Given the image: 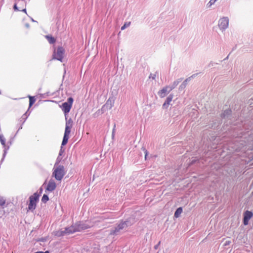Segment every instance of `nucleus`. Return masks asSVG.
<instances>
[{
  "mask_svg": "<svg viewBox=\"0 0 253 253\" xmlns=\"http://www.w3.org/2000/svg\"><path fill=\"white\" fill-rule=\"evenodd\" d=\"M217 0H210L207 4V6L210 7L212 5L215 3Z\"/></svg>",
  "mask_w": 253,
  "mask_h": 253,
  "instance_id": "28",
  "label": "nucleus"
},
{
  "mask_svg": "<svg viewBox=\"0 0 253 253\" xmlns=\"http://www.w3.org/2000/svg\"><path fill=\"white\" fill-rule=\"evenodd\" d=\"M65 50L62 46H59L56 50H54L53 54V58L62 62Z\"/></svg>",
  "mask_w": 253,
  "mask_h": 253,
  "instance_id": "6",
  "label": "nucleus"
},
{
  "mask_svg": "<svg viewBox=\"0 0 253 253\" xmlns=\"http://www.w3.org/2000/svg\"><path fill=\"white\" fill-rule=\"evenodd\" d=\"M90 227V226L86 223L80 222L76 223L74 225L66 227L63 230L58 231L56 235L58 236H62L65 235H70L76 232L81 231L83 230L86 229Z\"/></svg>",
  "mask_w": 253,
  "mask_h": 253,
  "instance_id": "1",
  "label": "nucleus"
},
{
  "mask_svg": "<svg viewBox=\"0 0 253 253\" xmlns=\"http://www.w3.org/2000/svg\"><path fill=\"white\" fill-rule=\"evenodd\" d=\"M22 125H21L20 126L19 128V130L20 129H22Z\"/></svg>",
  "mask_w": 253,
  "mask_h": 253,
  "instance_id": "40",
  "label": "nucleus"
},
{
  "mask_svg": "<svg viewBox=\"0 0 253 253\" xmlns=\"http://www.w3.org/2000/svg\"><path fill=\"white\" fill-rule=\"evenodd\" d=\"M26 7V2L24 0H17L15 3L13 8L15 10L20 11L21 9Z\"/></svg>",
  "mask_w": 253,
  "mask_h": 253,
  "instance_id": "11",
  "label": "nucleus"
},
{
  "mask_svg": "<svg viewBox=\"0 0 253 253\" xmlns=\"http://www.w3.org/2000/svg\"><path fill=\"white\" fill-rule=\"evenodd\" d=\"M49 200V198L47 195L44 194L42 198V201L43 203H46Z\"/></svg>",
  "mask_w": 253,
  "mask_h": 253,
  "instance_id": "25",
  "label": "nucleus"
},
{
  "mask_svg": "<svg viewBox=\"0 0 253 253\" xmlns=\"http://www.w3.org/2000/svg\"><path fill=\"white\" fill-rule=\"evenodd\" d=\"M231 110H226L221 114V117L223 118H228L231 115Z\"/></svg>",
  "mask_w": 253,
  "mask_h": 253,
  "instance_id": "18",
  "label": "nucleus"
},
{
  "mask_svg": "<svg viewBox=\"0 0 253 253\" xmlns=\"http://www.w3.org/2000/svg\"><path fill=\"white\" fill-rule=\"evenodd\" d=\"M229 25V18L227 17L220 18L218 21V26L221 31H225Z\"/></svg>",
  "mask_w": 253,
  "mask_h": 253,
  "instance_id": "7",
  "label": "nucleus"
},
{
  "mask_svg": "<svg viewBox=\"0 0 253 253\" xmlns=\"http://www.w3.org/2000/svg\"><path fill=\"white\" fill-rule=\"evenodd\" d=\"M39 195L37 193L30 197V202L28 205V209L30 211H33L36 209V203L39 201Z\"/></svg>",
  "mask_w": 253,
  "mask_h": 253,
  "instance_id": "4",
  "label": "nucleus"
},
{
  "mask_svg": "<svg viewBox=\"0 0 253 253\" xmlns=\"http://www.w3.org/2000/svg\"><path fill=\"white\" fill-rule=\"evenodd\" d=\"M114 103V100L109 98L107 101L105 105H104L102 108V109L105 110L106 109H110L113 106Z\"/></svg>",
  "mask_w": 253,
  "mask_h": 253,
  "instance_id": "14",
  "label": "nucleus"
},
{
  "mask_svg": "<svg viewBox=\"0 0 253 253\" xmlns=\"http://www.w3.org/2000/svg\"><path fill=\"white\" fill-rule=\"evenodd\" d=\"M68 139H69V136L64 135L61 145L62 146L65 145L68 142Z\"/></svg>",
  "mask_w": 253,
  "mask_h": 253,
  "instance_id": "24",
  "label": "nucleus"
},
{
  "mask_svg": "<svg viewBox=\"0 0 253 253\" xmlns=\"http://www.w3.org/2000/svg\"><path fill=\"white\" fill-rule=\"evenodd\" d=\"M73 98L71 97H70L68 98L67 102H65L62 104L61 108L62 111L65 114V116L70 112L73 103Z\"/></svg>",
  "mask_w": 253,
  "mask_h": 253,
  "instance_id": "5",
  "label": "nucleus"
},
{
  "mask_svg": "<svg viewBox=\"0 0 253 253\" xmlns=\"http://www.w3.org/2000/svg\"><path fill=\"white\" fill-rule=\"evenodd\" d=\"M115 125L114 126V128L113 129L112 134V137H114V134H115Z\"/></svg>",
  "mask_w": 253,
  "mask_h": 253,
  "instance_id": "36",
  "label": "nucleus"
},
{
  "mask_svg": "<svg viewBox=\"0 0 253 253\" xmlns=\"http://www.w3.org/2000/svg\"><path fill=\"white\" fill-rule=\"evenodd\" d=\"M21 11H23V12H24L25 13H27L26 12V8L25 7L22 8V9H21Z\"/></svg>",
  "mask_w": 253,
  "mask_h": 253,
  "instance_id": "34",
  "label": "nucleus"
},
{
  "mask_svg": "<svg viewBox=\"0 0 253 253\" xmlns=\"http://www.w3.org/2000/svg\"><path fill=\"white\" fill-rule=\"evenodd\" d=\"M171 90L169 89V86H166L158 92V95L161 98L165 97Z\"/></svg>",
  "mask_w": 253,
  "mask_h": 253,
  "instance_id": "10",
  "label": "nucleus"
},
{
  "mask_svg": "<svg viewBox=\"0 0 253 253\" xmlns=\"http://www.w3.org/2000/svg\"><path fill=\"white\" fill-rule=\"evenodd\" d=\"M142 149L143 150V151L144 152V153H145V159H146V158H147V155H148V152H147V151L146 150V149H145V148H144V147H143V148H142Z\"/></svg>",
  "mask_w": 253,
  "mask_h": 253,
  "instance_id": "31",
  "label": "nucleus"
},
{
  "mask_svg": "<svg viewBox=\"0 0 253 253\" xmlns=\"http://www.w3.org/2000/svg\"><path fill=\"white\" fill-rule=\"evenodd\" d=\"M253 216V213L251 211H246L244 213L243 223L245 225L249 224V220Z\"/></svg>",
  "mask_w": 253,
  "mask_h": 253,
  "instance_id": "9",
  "label": "nucleus"
},
{
  "mask_svg": "<svg viewBox=\"0 0 253 253\" xmlns=\"http://www.w3.org/2000/svg\"><path fill=\"white\" fill-rule=\"evenodd\" d=\"M173 98V94H170L167 98L165 102L163 105V108L164 109H167L168 108L169 105L170 104V102L172 101Z\"/></svg>",
  "mask_w": 253,
  "mask_h": 253,
  "instance_id": "15",
  "label": "nucleus"
},
{
  "mask_svg": "<svg viewBox=\"0 0 253 253\" xmlns=\"http://www.w3.org/2000/svg\"><path fill=\"white\" fill-rule=\"evenodd\" d=\"M218 126V125H215L214 126H212V127H216V126Z\"/></svg>",
  "mask_w": 253,
  "mask_h": 253,
  "instance_id": "39",
  "label": "nucleus"
},
{
  "mask_svg": "<svg viewBox=\"0 0 253 253\" xmlns=\"http://www.w3.org/2000/svg\"><path fill=\"white\" fill-rule=\"evenodd\" d=\"M66 119V126L72 127L73 126V121L71 118H69V119L65 116Z\"/></svg>",
  "mask_w": 253,
  "mask_h": 253,
  "instance_id": "20",
  "label": "nucleus"
},
{
  "mask_svg": "<svg viewBox=\"0 0 253 253\" xmlns=\"http://www.w3.org/2000/svg\"><path fill=\"white\" fill-rule=\"evenodd\" d=\"M29 108H30L35 103L36 99L34 96H29Z\"/></svg>",
  "mask_w": 253,
  "mask_h": 253,
  "instance_id": "23",
  "label": "nucleus"
},
{
  "mask_svg": "<svg viewBox=\"0 0 253 253\" xmlns=\"http://www.w3.org/2000/svg\"><path fill=\"white\" fill-rule=\"evenodd\" d=\"M56 187V184L54 180L50 179L46 188V190L52 192Z\"/></svg>",
  "mask_w": 253,
  "mask_h": 253,
  "instance_id": "12",
  "label": "nucleus"
},
{
  "mask_svg": "<svg viewBox=\"0 0 253 253\" xmlns=\"http://www.w3.org/2000/svg\"><path fill=\"white\" fill-rule=\"evenodd\" d=\"M71 128H72V127L65 126V130L64 135L69 136V134L71 132Z\"/></svg>",
  "mask_w": 253,
  "mask_h": 253,
  "instance_id": "21",
  "label": "nucleus"
},
{
  "mask_svg": "<svg viewBox=\"0 0 253 253\" xmlns=\"http://www.w3.org/2000/svg\"><path fill=\"white\" fill-rule=\"evenodd\" d=\"M61 158H60V156H58L57 159H56V162H55V164L54 165V167H57V166H58V164L59 163V162H60L61 161Z\"/></svg>",
  "mask_w": 253,
  "mask_h": 253,
  "instance_id": "29",
  "label": "nucleus"
},
{
  "mask_svg": "<svg viewBox=\"0 0 253 253\" xmlns=\"http://www.w3.org/2000/svg\"><path fill=\"white\" fill-rule=\"evenodd\" d=\"M0 141L1 144L3 145L4 148V149L3 150V154L2 158L0 161V164H1L2 163V162L3 161L4 158L7 154V151L9 149V146H7L6 147V145H5V139L3 135L0 133Z\"/></svg>",
  "mask_w": 253,
  "mask_h": 253,
  "instance_id": "8",
  "label": "nucleus"
},
{
  "mask_svg": "<svg viewBox=\"0 0 253 253\" xmlns=\"http://www.w3.org/2000/svg\"><path fill=\"white\" fill-rule=\"evenodd\" d=\"M130 25V22H126L124 24V25L121 27V30H125L126 28L128 27Z\"/></svg>",
  "mask_w": 253,
  "mask_h": 253,
  "instance_id": "27",
  "label": "nucleus"
},
{
  "mask_svg": "<svg viewBox=\"0 0 253 253\" xmlns=\"http://www.w3.org/2000/svg\"><path fill=\"white\" fill-rule=\"evenodd\" d=\"M31 19L33 22H35V21L33 18H31Z\"/></svg>",
  "mask_w": 253,
  "mask_h": 253,
  "instance_id": "41",
  "label": "nucleus"
},
{
  "mask_svg": "<svg viewBox=\"0 0 253 253\" xmlns=\"http://www.w3.org/2000/svg\"><path fill=\"white\" fill-rule=\"evenodd\" d=\"M46 38L48 40V42H49V43L50 44H53L55 42V39L51 36H46Z\"/></svg>",
  "mask_w": 253,
  "mask_h": 253,
  "instance_id": "22",
  "label": "nucleus"
},
{
  "mask_svg": "<svg viewBox=\"0 0 253 253\" xmlns=\"http://www.w3.org/2000/svg\"><path fill=\"white\" fill-rule=\"evenodd\" d=\"M160 244V242H159L157 245L155 246V247H154L155 249H157L158 248Z\"/></svg>",
  "mask_w": 253,
  "mask_h": 253,
  "instance_id": "37",
  "label": "nucleus"
},
{
  "mask_svg": "<svg viewBox=\"0 0 253 253\" xmlns=\"http://www.w3.org/2000/svg\"><path fill=\"white\" fill-rule=\"evenodd\" d=\"M135 222L134 219L130 217L125 221L121 222L114 228L110 230L111 235H118L121 230L126 229L128 226H131Z\"/></svg>",
  "mask_w": 253,
  "mask_h": 253,
  "instance_id": "2",
  "label": "nucleus"
},
{
  "mask_svg": "<svg viewBox=\"0 0 253 253\" xmlns=\"http://www.w3.org/2000/svg\"><path fill=\"white\" fill-rule=\"evenodd\" d=\"M35 253H49V252L48 251H46L45 252L38 251V252H35Z\"/></svg>",
  "mask_w": 253,
  "mask_h": 253,
  "instance_id": "32",
  "label": "nucleus"
},
{
  "mask_svg": "<svg viewBox=\"0 0 253 253\" xmlns=\"http://www.w3.org/2000/svg\"><path fill=\"white\" fill-rule=\"evenodd\" d=\"M25 26L26 28H29L30 27V25L28 23L25 24Z\"/></svg>",
  "mask_w": 253,
  "mask_h": 253,
  "instance_id": "38",
  "label": "nucleus"
},
{
  "mask_svg": "<svg viewBox=\"0 0 253 253\" xmlns=\"http://www.w3.org/2000/svg\"><path fill=\"white\" fill-rule=\"evenodd\" d=\"M29 115L30 113L28 112V110L23 115V116H22V119L24 120L23 122H24L26 120Z\"/></svg>",
  "mask_w": 253,
  "mask_h": 253,
  "instance_id": "26",
  "label": "nucleus"
},
{
  "mask_svg": "<svg viewBox=\"0 0 253 253\" xmlns=\"http://www.w3.org/2000/svg\"><path fill=\"white\" fill-rule=\"evenodd\" d=\"M196 75H197V74H193L191 77H190L187 78L186 80H185L179 86V88H178L179 90L182 91L183 89H184V88L186 87V85H187L188 82L191 80V78H193L196 77Z\"/></svg>",
  "mask_w": 253,
  "mask_h": 253,
  "instance_id": "13",
  "label": "nucleus"
},
{
  "mask_svg": "<svg viewBox=\"0 0 253 253\" xmlns=\"http://www.w3.org/2000/svg\"><path fill=\"white\" fill-rule=\"evenodd\" d=\"M182 208L181 207H179V208H177L174 212V217H175L176 218L178 217L179 216L180 214L182 213Z\"/></svg>",
  "mask_w": 253,
  "mask_h": 253,
  "instance_id": "19",
  "label": "nucleus"
},
{
  "mask_svg": "<svg viewBox=\"0 0 253 253\" xmlns=\"http://www.w3.org/2000/svg\"><path fill=\"white\" fill-rule=\"evenodd\" d=\"M182 78H180V79H178L174 81L171 85H169V89L171 90H172L174 88H175V87L182 81Z\"/></svg>",
  "mask_w": 253,
  "mask_h": 253,
  "instance_id": "17",
  "label": "nucleus"
},
{
  "mask_svg": "<svg viewBox=\"0 0 253 253\" xmlns=\"http://www.w3.org/2000/svg\"><path fill=\"white\" fill-rule=\"evenodd\" d=\"M5 205V200L1 197H0V215H3L4 213L3 210Z\"/></svg>",
  "mask_w": 253,
  "mask_h": 253,
  "instance_id": "16",
  "label": "nucleus"
},
{
  "mask_svg": "<svg viewBox=\"0 0 253 253\" xmlns=\"http://www.w3.org/2000/svg\"><path fill=\"white\" fill-rule=\"evenodd\" d=\"M63 152V151L62 150V148L60 150V152L59 153V156H60L62 155V153Z\"/></svg>",
  "mask_w": 253,
  "mask_h": 253,
  "instance_id": "35",
  "label": "nucleus"
},
{
  "mask_svg": "<svg viewBox=\"0 0 253 253\" xmlns=\"http://www.w3.org/2000/svg\"><path fill=\"white\" fill-rule=\"evenodd\" d=\"M239 151H244L246 150V149H247V147L246 146V145H243V146L242 147H239Z\"/></svg>",
  "mask_w": 253,
  "mask_h": 253,
  "instance_id": "30",
  "label": "nucleus"
},
{
  "mask_svg": "<svg viewBox=\"0 0 253 253\" xmlns=\"http://www.w3.org/2000/svg\"><path fill=\"white\" fill-rule=\"evenodd\" d=\"M156 77V75L150 74L149 78L154 80Z\"/></svg>",
  "mask_w": 253,
  "mask_h": 253,
  "instance_id": "33",
  "label": "nucleus"
},
{
  "mask_svg": "<svg viewBox=\"0 0 253 253\" xmlns=\"http://www.w3.org/2000/svg\"><path fill=\"white\" fill-rule=\"evenodd\" d=\"M66 173V171L64 167L62 165H59L57 167H54L52 176L57 180L61 181Z\"/></svg>",
  "mask_w": 253,
  "mask_h": 253,
  "instance_id": "3",
  "label": "nucleus"
}]
</instances>
